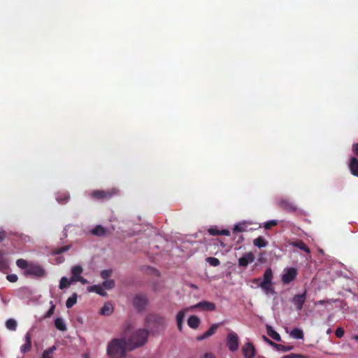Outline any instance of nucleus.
<instances>
[{"label":"nucleus","instance_id":"f257e3e1","mask_svg":"<svg viewBox=\"0 0 358 358\" xmlns=\"http://www.w3.org/2000/svg\"><path fill=\"white\" fill-rule=\"evenodd\" d=\"M127 349L130 348L125 339L114 338L108 344L107 353L109 358H125Z\"/></svg>","mask_w":358,"mask_h":358},{"label":"nucleus","instance_id":"f03ea898","mask_svg":"<svg viewBox=\"0 0 358 358\" xmlns=\"http://www.w3.org/2000/svg\"><path fill=\"white\" fill-rule=\"evenodd\" d=\"M148 331L144 329H139L133 332L130 338L127 341L130 349L141 347L147 342Z\"/></svg>","mask_w":358,"mask_h":358},{"label":"nucleus","instance_id":"7ed1b4c3","mask_svg":"<svg viewBox=\"0 0 358 358\" xmlns=\"http://www.w3.org/2000/svg\"><path fill=\"white\" fill-rule=\"evenodd\" d=\"M117 193L118 190L117 189L112 188L106 190H94L90 194V196L95 200L106 201L112 199Z\"/></svg>","mask_w":358,"mask_h":358},{"label":"nucleus","instance_id":"20e7f679","mask_svg":"<svg viewBox=\"0 0 358 358\" xmlns=\"http://www.w3.org/2000/svg\"><path fill=\"white\" fill-rule=\"evenodd\" d=\"M45 270L39 264H30L27 270L24 271V275L42 278L45 275Z\"/></svg>","mask_w":358,"mask_h":358},{"label":"nucleus","instance_id":"39448f33","mask_svg":"<svg viewBox=\"0 0 358 358\" xmlns=\"http://www.w3.org/2000/svg\"><path fill=\"white\" fill-rule=\"evenodd\" d=\"M226 344L230 351H236L239 347L238 335L235 332L231 331L227 334Z\"/></svg>","mask_w":358,"mask_h":358},{"label":"nucleus","instance_id":"423d86ee","mask_svg":"<svg viewBox=\"0 0 358 358\" xmlns=\"http://www.w3.org/2000/svg\"><path fill=\"white\" fill-rule=\"evenodd\" d=\"M148 302L146 295L142 294H136L133 299V306L138 311H142L145 308Z\"/></svg>","mask_w":358,"mask_h":358},{"label":"nucleus","instance_id":"0eeeda50","mask_svg":"<svg viewBox=\"0 0 358 358\" xmlns=\"http://www.w3.org/2000/svg\"><path fill=\"white\" fill-rule=\"evenodd\" d=\"M297 275V271L295 268L290 267L285 269L282 275V282L285 285H288L295 280Z\"/></svg>","mask_w":358,"mask_h":358},{"label":"nucleus","instance_id":"6e6552de","mask_svg":"<svg viewBox=\"0 0 358 358\" xmlns=\"http://www.w3.org/2000/svg\"><path fill=\"white\" fill-rule=\"evenodd\" d=\"M200 309L205 311H214L216 309V305L210 301H202L199 303L190 306L187 310Z\"/></svg>","mask_w":358,"mask_h":358},{"label":"nucleus","instance_id":"1a4fd4ad","mask_svg":"<svg viewBox=\"0 0 358 358\" xmlns=\"http://www.w3.org/2000/svg\"><path fill=\"white\" fill-rule=\"evenodd\" d=\"M277 202L278 206L285 211L295 212L297 210L296 206L287 198H280Z\"/></svg>","mask_w":358,"mask_h":358},{"label":"nucleus","instance_id":"9d476101","mask_svg":"<svg viewBox=\"0 0 358 358\" xmlns=\"http://www.w3.org/2000/svg\"><path fill=\"white\" fill-rule=\"evenodd\" d=\"M306 290L301 294H296L292 300L297 310H301L306 300Z\"/></svg>","mask_w":358,"mask_h":358},{"label":"nucleus","instance_id":"9b49d317","mask_svg":"<svg viewBox=\"0 0 358 358\" xmlns=\"http://www.w3.org/2000/svg\"><path fill=\"white\" fill-rule=\"evenodd\" d=\"M255 257L251 252H246L238 259V266L246 267L255 261Z\"/></svg>","mask_w":358,"mask_h":358},{"label":"nucleus","instance_id":"f8f14e48","mask_svg":"<svg viewBox=\"0 0 358 358\" xmlns=\"http://www.w3.org/2000/svg\"><path fill=\"white\" fill-rule=\"evenodd\" d=\"M242 352L245 358H254L255 348L252 343H247L242 347Z\"/></svg>","mask_w":358,"mask_h":358},{"label":"nucleus","instance_id":"ddd939ff","mask_svg":"<svg viewBox=\"0 0 358 358\" xmlns=\"http://www.w3.org/2000/svg\"><path fill=\"white\" fill-rule=\"evenodd\" d=\"M8 268V259L6 256V253L0 250V271L6 272Z\"/></svg>","mask_w":358,"mask_h":358},{"label":"nucleus","instance_id":"4468645a","mask_svg":"<svg viewBox=\"0 0 358 358\" xmlns=\"http://www.w3.org/2000/svg\"><path fill=\"white\" fill-rule=\"evenodd\" d=\"M219 327V324H213L210 326V327L208 329V331H206L205 333H203L202 335L201 336H199L196 339L197 341H202V340H204L211 336H213L216 330Z\"/></svg>","mask_w":358,"mask_h":358},{"label":"nucleus","instance_id":"2eb2a0df","mask_svg":"<svg viewBox=\"0 0 358 358\" xmlns=\"http://www.w3.org/2000/svg\"><path fill=\"white\" fill-rule=\"evenodd\" d=\"M289 244L293 247L299 248L300 250L306 252L308 254L310 252V248L301 240H296L295 241H292Z\"/></svg>","mask_w":358,"mask_h":358},{"label":"nucleus","instance_id":"dca6fc26","mask_svg":"<svg viewBox=\"0 0 358 358\" xmlns=\"http://www.w3.org/2000/svg\"><path fill=\"white\" fill-rule=\"evenodd\" d=\"M70 196L67 192H59L56 194L57 201L62 204L66 203L69 200Z\"/></svg>","mask_w":358,"mask_h":358},{"label":"nucleus","instance_id":"f3484780","mask_svg":"<svg viewBox=\"0 0 358 358\" xmlns=\"http://www.w3.org/2000/svg\"><path fill=\"white\" fill-rule=\"evenodd\" d=\"M200 322V319L196 315H192L187 320L188 326L194 329L199 327Z\"/></svg>","mask_w":358,"mask_h":358},{"label":"nucleus","instance_id":"a211bd4d","mask_svg":"<svg viewBox=\"0 0 358 358\" xmlns=\"http://www.w3.org/2000/svg\"><path fill=\"white\" fill-rule=\"evenodd\" d=\"M266 331H267V334L272 338L273 339L274 341H281V337L280 336V334L276 332L271 326L270 325H266Z\"/></svg>","mask_w":358,"mask_h":358},{"label":"nucleus","instance_id":"6ab92c4d","mask_svg":"<svg viewBox=\"0 0 358 358\" xmlns=\"http://www.w3.org/2000/svg\"><path fill=\"white\" fill-rule=\"evenodd\" d=\"M25 343L21 346V352L23 353L27 352L31 350V336L29 333H27L25 335Z\"/></svg>","mask_w":358,"mask_h":358},{"label":"nucleus","instance_id":"aec40b11","mask_svg":"<svg viewBox=\"0 0 358 358\" xmlns=\"http://www.w3.org/2000/svg\"><path fill=\"white\" fill-rule=\"evenodd\" d=\"M350 169L352 174L358 177V159L356 157H352L351 159Z\"/></svg>","mask_w":358,"mask_h":358},{"label":"nucleus","instance_id":"412c9836","mask_svg":"<svg viewBox=\"0 0 358 358\" xmlns=\"http://www.w3.org/2000/svg\"><path fill=\"white\" fill-rule=\"evenodd\" d=\"M113 310V305L110 303H106L100 310V314L103 315H110Z\"/></svg>","mask_w":358,"mask_h":358},{"label":"nucleus","instance_id":"4be33fe9","mask_svg":"<svg viewBox=\"0 0 358 358\" xmlns=\"http://www.w3.org/2000/svg\"><path fill=\"white\" fill-rule=\"evenodd\" d=\"M106 230L101 225H96L91 230V234L96 236H103L106 234Z\"/></svg>","mask_w":358,"mask_h":358},{"label":"nucleus","instance_id":"5701e85b","mask_svg":"<svg viewBox=\"0 0 358 358\" xmlns=\"http://www.w3.org/2000/svg\"><path fill=\"white\" fill-rule=\"evenodd\" d=\"M273 280V272L271 268H268L264 271V275H263V281L260 283H270L272 282Z\"/></svg>","mask_w":358,"mask_h":358},{"label":"nucleus","instance_id":"b1692460","mask_svg":"<svg viewBox=\"0 0 358 358\" xmlns=\"http://www.w3.org/2000/svg\"><path fill=\"white\" fill-rule=\"evenodd\" d=\"M290 336L295 339H303V332L301 329L299 328L293 329L290 332Z\"/></svg>","mask_w":358,"mask_h":358},{"label":"nucleus","instance_id":"393cba45","mask_svg":"<svg viewBox=\"0 0 358 358\" xmlns=\"http://www.w3.org/2000/svg\"><path fill=\"white\" fill-rule=\"evenodd\" d=\"M253 244L259 248H264L267 245L268 242L262 236H259L253 241Z\"/></svg>","mask_w":358,"mask_h":358},{"label":"nucleus","instance_id":"a878e982","mask_svg":"<svg viewBox=\"0 0 358 358\" xmlns=\"http://www.w3.org/2000/svg\"><path fill=\"white\" fill-rule=\"evenodd\" d=\"M259 287L264 290V292L266 294H274L275 291L272 287V282L270 283H259Z\"/></svg>","mask_w":358,"mask_h":358},{"label":"nucleus","instance_id":"bb28decb","mask_svg":"<svg viewBox=\"0 0 358 358\" xmlns=\"http://www.w3.org/2000/svg\"><path fill=\"white\" fill-rule=\"evenodd\" d=\"M88 290L89 292H94L101 296L106 295V292L103 289L102 287L98 285L89 287Z\"/></svg>","mask_w":358,"mask_h":358},{"label":"nucleus","instance_id":"cd10ccee","mask_svg":"<svg viewBox=\"0 0 358 358\" xmlns=\"http://www.w3.org/2000/svg\"><path fill=\"white\" fill-rule=\"evenodd\" d=\"M55 327L60 331H66V326L64 322V320L61 317H57L55 320Z\"/></svg>","mask_w":358,"mask_h":358},{"label":"nucleus","instance_id":"c85d7f7f","mask_svg":"<svg viewBox=\"0 0 358 358\" xmlns=\"http://www.w3.org/2000/svg\"><path fill=\"white\" fill-rule=\"evenodd\" d=\"M151 321H156V322H158L160 324H164V319L162 317H159L158 315H149L146 317V320H145V322L147 324H148V323ZM148 327H149V325H148Z\"/></svg>","mask_w":358,"mask_h":358},{"label":"nucleus","instance_id":"c756f323","mask_svg":"<svg viewBox=\"0 0 358 358\" xmlns=\"http://www.w3.org/2000/svg\"><path fill=\"white\" fill-rule=\"evenodd\" d=\"M184 317H185V310L179 311L177 314L176 320H177L178 328L180 331L182 330Z\"/></svg>","mask_w":358,"mask_h":358},{"label":"nucleus","instance_id":"7c9ffc66","mask_svg":"<svg viewBox=\"0 0 358 358\" xmlns=\"http://www.w3.org/2000/svg\"><path fill=\"white\" fill-rule=\"evenodd\" d=\"M77 294L73 293L66 301V306L68 308L73 307L77 302Z\"/></svg>","mask_w":358,"mask_h":358},{"label":"nucleus","instance_id":"2f4dec72","mask_svg":"<svg viewBox=\"0 0 358 358\" xmlns=\"http://www.w3.org/2000/svg\"><path fill=\"white\" fill-rule=\"evenodd\" d=\"M16 264L19 268L24 269L25 271L29 268L30 264H29L28 262L24 259H19L17 260Z\"/></svg>","mask_w":358,"mask_h":358},{"label":"nucleus","instance_id":"473e14b6","mask_svg":"<svg viewBox=\"0 0 358 358\" xmlns=\"http://www.w3.org/2000/svg\"><path fill=\"white\" fill-rule=\"evenodd\" d=\"M6 327L10 331H15L17 328V322L13 319H8L6 322Z\"/></svg>","mask_w":358,"mask_h":358},{"label":"nucleus","instance_id":"72a5a7b5","mask_svg":"<svg viewBox=\"0 0 358 358\" xmlns=\"http://www.w3.org/2000/svg\"><path fill=\"white\" fill-rule=\"evenodd\" d=\"M71 248V245H65V246H62V247H58L55 249L53 250L52 251V254L53 255H59V254H62L64 252H66L68 251Z\"/></svg>","mask_w":358,"mask_h":358},{"label":"nucleus","instance_id":"f704fd0d","mask_svg":"<svg viewBox=\"0 0 358 358\" xmlns=\"http://www.w3.org/2000/svg\"><path fill=\"white\" fill-rule=\"evenodd\" d=\"M56 350V346L53 345L51 348L45 350L42 355V358H52V353Z\"/></svg>","mask_w":358,"mask_h":358},{"label":"nucleus","instance_id":"c9c22d12","mask_svg":"<svg viewBox=\"0 0 358 358\" xmlns=\"http://www.w3.org/2000/svg\"><path fill=\"white\" fill-rule=\"evenodd\" d=\"M71 283H72V282H71V280H69L66 277H62L59 282V288L61 289L66 288V287H69Z\"/></svg>","mask_w":358,"mask_h":358},{"label":"nucleus","instance_id":"e433bc0d","mask_svg":"<svg viewBox=\"0 0 358 358\" xmlns=\"http://www.w3.org/2000/svg\"><path fill=\"white\" fill-rule=\"evenodd\" d=\"M246 231V226L245 223H238L236 224L233 229V232H243Z\"/></svg>","mask_w":358,"mask_h":358},{"label":"nucleus","instance_id":"4c0bfd02","mask_svg":"<svg viewBox=\"0 0 358 358\" xmlns=\"http://www.w3.org/2000/svg\"><path fill=\"white\" fill-rule=\"evenodd\" d=\"M206 260L213 266H217L220 264V260L216 257H207Z\"/></svg>","mask_w":358,"mask_h":358},{"label":"nucleus","instance_id":"58836bf2","mask_svg":"<svg viewBox=\"0 0 358 358\" xmlns=\"http://www.w3.org/2000/svg\"><path fill=\"white\" fill-rule=\"evenodd\" d=\"M115 281L114 280H106L103 282L102 285L108 289H110L115 287Z\"/></svg>","mask_w":358,"mask_h":358},{"label":"nucleus","instance_id":"ea45409f","mask_svg":"<svg viewBox=\"0 0 358 358\" xmlns=\"http://www.w3.org/2000/svg\"><path fill=\"white\" fill-rule=\"evenodd\" d=\"M83 268L81 266H75L71 268V273L73 275H80L83 273Z\"/></svg>","mask_w":358,"mask_h":358},{"label":"nucleus","instance_id":"a19ab883","mask_svg":"<svg viewBox=\"0 0 358 358\" xmlns=\"http://www.w3.org/2000/svg\"><path fill=\"white\" fill-rule=\"evenodd\" d=\"M112 273L111 269H105L101 272L100 275L103 279L107 280L112 275Z\"/></svg>","mask_w":358,"mask_h":358},{"label":"nucleus","instance_id":"79ce46f5","mask_svg":"<svg viewBox=\"0 0 358 358\" xmlns=\"http://www.w3.org/2000/svg\"><path fill=\"white\" fill-rule=\"evenodd\" d=\"M277 224H278V221L277 220H270V221H268L267 222H266L264 224V228L266 229H269L272 227L275 226Z\"/></svg>","mask_w":358,"mask_h":358},{"label":"nucleus","instance_id":"37998d69","mask_svg":"<svg viewBox=\"0 0 358 358\" xmlns=\"http://www.w3.org/2000/svg\"><path fill=\"white\" fill-rule=\"evenodd\" d=\"M263 339L267 342L268 343H269L271 345H273L274 347H275L277 349H280V347H282V345H280V344H276L275 343H273V341H271V340H269L266 336H262Z\"/></svg>","mask_w":358,"mask_h":358},{"label":"nucleus","instance_id":"c03bdc74","mask_svg":"<svg viewBox=\"0 0 358 358\" xmlns=\"http://www.w3.org/2000/svg\"><path fill=\"white\" fill-rule=\"evenodd\" d=\"M7 280L10 282H17L18 277L16 274H8L6 276Z\"/></svg>","mask_w":358,"mask_h":358},{"label":"nucleus","instance_id":"a18cd8bd","mask_svg":"<svg viewBox=\"0 0 358 358\" xmlns=\"http://www.w3.org/2000/svg\"><path fill=\"white\" fill-rule=\"evenodd\" d=\"M344 333L345 331L341 327H338L335 331L336 336L339 338H342L344 336Z\"/></svg>","mask_w":358,"mask_h":358},{"label":"nucleus","instance_id":"49530a36","mask_svg":"<svg viewBox=\"0 0 358 358\" xmlns=\"http://www.w3.org/2000/svg\"><path fill=\"white\" fill-rule=\"evenodd\" d=\"M283 358H308V357L306 356H304V355L292 353V354L284 356Z\"/></svg>","mask_w":358,"mask_h":358},{"label":"nucleus","instance_id":"de8ad7c7","mask_svg":"<svg viewBox=\"0 0 358 358\" xmlns=\"http://www.w3.org/2000/svg\"><path fill=\"white\" fill-rule=\"evenodd\" d=\"M208 233L212 236H220V230L215 228H210Z\"/></svg>","mask_w":358,"mask_h":358},{"label":"nucleus","instance_id":"09e8293b","mask_svg":"<svg viewBox=\"0 0 358 358\" xmlns=\"http://www.w3.org/2000/svg\"><path fill=\"white\" fill-rule=\"evenodd\" d=\"M55 305H52L51 307L50 308V309L48 310V311L46 313V314L45 315L44 317L45 318H48V317H50L52 316V315L55 312Z\"/></svg>","mask_w":358,"mask_h":358},{"label":"nucleus","instance_id":"8fccbe9b","mask_svg":"<svg viewBox=\"0 0 358 358\" xmlns=\"http://www.w3.org/2000/svg\"><path fill=\"white\" fill-rule=\"evenodd\" d=\"M200 358H215V356L212 352H206Z\"/></svg>","mask_w":358,"mask_h":358},{"label":"nucleus","instance_id":"3c124183","mask_svg":"<svg viewBox=\"0 0 358 358\" xmlns=\"http://www.w3.org/2000/svg\"><path fill=\"white\" fill-rule=\"evenodd\" d=\"M80 277H81L80 275H72V277L70 279L71 282H79L78 279H80Z\"/></svg>","mask_w":358,"mask_h":358},{"label":"nucleus","instance_id":"603ef678","mask_svg":"<svg viewBox=\"0 0 358 358\" xmlns=\"http://www.w3.org/2000/svg\"><path fill=\"white\" fill-rule=\"evenodd\" d=\"M352 151L356 155H358V143H355L353 145Z\"/></svg>","mask_w":358,"mask_h":358},{"label":"nucleus","instance_id":"864d4df0","mask_svg":"<svg viewBox=\"0 0 358 358\" xmlns=\"http://www.w3.org/2000/svg\"><path fill=\"white\" fill-rule=\"evenodd\" d=\"M221 235L229 236L230 235V231L229 230H227V229L220 230V236Z\"/></svg>","mask_w":358,"mask_h":358},{"label":"nucleus","instance_id":"5fc2aeb1","mask_svg":"<svg viewBox=\"0 0 358 358\" xmlns=\"http://www.w3.org/2000/svg\"><path fill=\"white\" fill-rule=\"evenodd\" d=\"M292 346H288V347H285L284 345H282V347H280V349L279 350H282L283 351H289V350H291L292 349Z\"/></svg>","mask_w":358,"mask_h":358},{"label":"nucleus","instance_id":"6e6d98bb","mask_svg":"<svg viewBox=\"0 0 358 358\" xmlns=\"http://www.w3.org/2000/svg\"><path fill=\"white\" fill-rule=\"evenodd\" d=\"M79 282H81L83 285H85L88 283V281L87 279L83 278L82 276L78 279Z\"/></svg>","mask_w":358,"mask_h":358},{"label":"nucleus","instance_id":"4d7b16f0","mask_svg":"<svg viewBox=\"0 0 358 358\" xmlns=\"http://www.w3.org/2000/svg\"><path fill=\"white\" fill-rule=\"evenodd\" d=\"M263 280L260 278H255L253 280V283L257 285L258 286H259V283L261 282H262Z\"/></svg>","mask_w":358,"mask_h":358},{"label":"nucleus","instance_id":"13d9d810","mask_svg":"<svg viewBox=\"0 0 358 358\" xmlns=\"http://www.w3.org/2000/svg\"><path fill=\"white\" fill-rule=\"evenodd\" d=\"M5 236L6 234L4 231L0 232V241H2L5 238Z\"/></svg>","mask_w":358,"mask_h":358},{"label":"nucleus","instance_id":"bf43d9fd","mask_svg":"<svg viewBox=\"0 0 358 358\" xmlns=\"http://www.w3.org/2000/svg\"><path fill=\"white\" fill-rule=\"evenodd\" d=\"M353 338L356 341H358V334L357 335H355Z\"/></svg>","mask_w":358,"mask_h":358},{"label":"nucleus","instance_id":"052dcab7","mask_svg":"<svg viewBox=\"0 0 358 358\" xmlns=\"http://www.w3.org/2000/svg\"><path fill=\"white\" fill-rule=\"evenodd\" d=\"M242 240H243V236H240L239 240L238 241V242H240V241H242Z\"/></svg>","mask_w":358,"mask_h":358},{"label":"nucleus","instance_id":"680f3d73","mask_svg":"<svg viewBox=\"0 0 358 358\" xmlns=\"http://www.w3.org/2000/svg\"><path fill=\"white\" fill-rule=\"evenodd\" d=\"M331 332V330L330 329H329L327 330V334H330Z\"/></svg>","mask_w":358,"mask_h":358},{"label":"nucleus","instance_id":"e2e57ef3","mask_svg":"<svg viewBox=\"0 0 358 358\" xmlns=\"http://www.w3.org/2000/svg\"><path fill=\"white\" fill-rule=\"evenodd\" d=\"M323 303H324V301H319V303H320V304H323Z\"/></svg>","mask_w":358,"mask_h":358}]
</instances>
